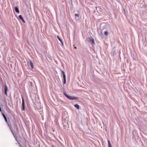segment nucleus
Returning a JSON list of instances; mask_svg holds the SVG:
<instances>
[{
  "instance_id": "nucleus-13",
  "label": "nucleus",
  "mask_w": 147,
  "mask_h": 147,
  "mask_svg": "<svg viewBox=\"0 0 147 147\" xmlns=\"http://www.w3.org/2000/svg\"><path fill=\"white\" fill-rule=\"evenodd\" d=\"M3 115L5 119H7L6 117L3 114Z\"/></svg>"
},
{
  "instance_id": "nucleus-6",
  "label": "nucleus",
  "mask_w": 147,
  "mask_h": 147,
  "mask_svg": "<svg viewBox=\"0 0 147 147\" xmlns=\"http://www.w3.org/2000/svg\"><path fill=\"white\" fill-rule=\"evenodd\" d=\"M8 90V88L7 86L6 85H5V93L6 96H7V92Z\"/></svg>"
},
{
  "instance_id": "nucleus-17",
  "label": "nucleus",
  "mask_w": 147,
  "mask_h": 147,
  "mask_svg": "<svg viewBox=\"0 0 147 147\" xmlns=\"http://www.w3.org/2000/svg\"><path fill=\"white\" fill-rule=\"evenodd\" d=\"M22 96V97H23L22 96Z\"/></svg>"
},
{
  "instance_id": "nucleus-2",
  "label": "nucleus",
  "mask_w": 147,
  "mask_h": 147,
  "mask_svg": "<svg viewBox=\"0 0 147 147\" xmlns=\"http://www.w3.org/2000/svg\"><path fill=\"white\" fill-rule=\"evenodd\" d=\"M22 111L25 110L24 101L23 97H22Z\"/></svg>"
},
{
  "instance_id": "nucleus-8",
  "label": "nucleus",
  "mask_w": 147,
  "mask_h": 147,
  "mask_svg": "<svg viewBox=\"0 0 147 147\" xmlns=\"http://www.w3.org/2000/svg\"><path fill=\"white\" fill-rule=\"evenodd\" d=\"M15 10H16V11L18 13H19V11L18 8V7H15Z\"/></svg>"
},
{
  "instance_id": "nucleus-4",
  "label": "nucleus",
  "mask_w": 147,
  "mask_h": 147,
  "mask_svg": "<svg viewBox=\"0 0 147 147\" xmlns=\"http://www.w3.org/2000/svg\"><path fill=\"white\" fill-rule=\"evenodd\" d=\"M88 40L89 42L91 43L92 44H94V42L93 38H89Z\"/></svg>"
},
{
  "instance_id": "nucleus-3",
  "label": "nucleus",
  "mask_w": 147,
  "mask_h": 147,
  "mask_svg": "<svg viewBox=\"0 0 147 147\" xmlns=\"http://www.w3.org/2000/svg\"><path fill=\"white\" fill-rule=\"evenodd\" d=\"M61 72L63 75V84H65L66 83V76L64 71H62Z\"/></svg>"
},
{
  "instance_id": "nucleus-7",
  "label": "nucleus",
  "mask_w": 147,
  "mask_h": 147,
  "mask_svg": "<svg viewBox=\"0 0 147 147\" xmlns=\"http://www.w3.org/2000/svg\"><path fill=\"white\" fill-rule=\"evenodd\" d=\"M19 17L21 20L23 22H25V21L21 15H19Z\"/></svg>"
},
{
  "instance_id": "nucleus-1",
  "label": "nucleus",
  "mask_w": 147,
  "mask_h": 147,
  "mask_svg": "<svg viewBox=\"0 0 147 147\" xmlns=\"http://www.w3.org/2000/svg\"><path fill=\"white\" fill-rule=\"evenodd\" d=\"M64 95H65V96L68 99L71 100H78V98L76 97H73L71 96H70L68 94H67L65 92L64 93Z\"/></svg>"
},
{
  "instance_id": "nucleus-16",
  "label": "nucleus",
  "mask_w": 147,
  "mask_h": 147,
  "mask_svg": "<svg viewBox=\"0 0 147 147\" xmlns=\"http://www.w3.org/2000/svg\"><path fill=\"white\" fill-rule=\"evenodd\" d=\"M74 48H75V49H76V47H74Z\"/></svg>"
},
{
  "instance_id": "nucleus-11",
  "label": "nucleus",
  "mask_w": 147,
  "mask_h": 147,
  "mask_svg": "<svg viewBox=\"0 0 147 147\" xmlns=\"http://www.w3.org/2000/svg\"><path fill=\"white\" fill-rule=\"evenodd\" d=\"M57 38H58V39H59V40L61 42V43L63 44V42H62V41L61 40V39L59 38V37L58 36H57Z\"/></svg>"
},
{
  "instance_id": "nucleus-10",
  "label": "nucleus",
  "mask_w": 147,
  "mask_h": 147,
  "mask_svg": "<svg viewBox=\"0 0 147 147\" xmlns=\"http://www.w3.org/2000/svg\"><path fill=\"white\" fill-rule=\"evenodd\" d=\"M108 143L109 147H112V145L109 140L108 141Z\"/></svg>"
},
{
  "instance_id": "nucleus-5",
  "label": "nucleus",
  "mask_w": 147,
  "mask_h": 147,
  "mask_svg": "<svg viewBox=\"0 0 147 147\" xmlns=\"http://www.w3.org/2000/svg\"><path fill=\"white\" fill-rule=\"evenodd\" d=\"M29 64L30 66L31 69H32L34 68V67L33 63L31 61H30L29 62Z\"/></svg>"
},
{
  "instance_id": "nucleus-14",
  "label": "nucleus",
  "mask_w": 147,
  "mask_h": 147,
  "mask_svg": "<svg viewBox=\"0 0 147 147\" xmlns=\"http://www.w3.org/2000/svg\"><path fill=\"white\" fill-rule=\"evenodd\" d=\"M75 16H77V17H78V16H79L78 15V14H76L75 15Z\"/></svg>"
},
{
  "instance_id": "nucleus-15",
  "label": "nucleus",
  "mask_w": 147,
  "mask_h": 147,
  "mask_svg": "<svg viewBox=\"0 0 147 147\" xmlns=\"http://www.w3.org/2000/svg\"><path fill=\"white\" fill-rule=\"evenodd\" d=\"M5 121L6 122H7V119H5Z\"/></svg>"
},
{
  "instance_id": "nucleus-9",
  "label": "nucleus",
  "mask_w": 147,
  "mask_h": 147,
  "mask_svg": "<svg viewBox=\"0 0 147 147\" xmlns=\"http://www.w3.org/2000/svg\"><path fill=\"white\" fill-rule=\"evenodd\" d=\"M74 106L77 109H79V106L77 104H76L74 105Z\"/></svg>"
},
{
  "instance_id": "nucleus-12",
  "label": "nucleus",
  "mask_w": 147,
  "mask_h": 147,
  "mask_svg": "<svg viewBox=\"0 0 147 147\" xmlns=\"http://www.w3.org/2000/svg\"><path fill=\"white\" fill-rule=\"evenodd\" d=\"M104 34L105 35L107 36L108 34V32L107 31H105Z\"/></svg>"
}]
</instances>
